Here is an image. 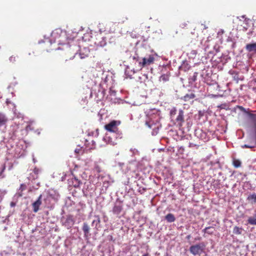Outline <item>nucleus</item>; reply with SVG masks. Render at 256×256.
I'll use <instances>...</instances> for the list:
<instances>
[{
  "label": "nucleus",
  "instance_id": "nucleus-28",
  "mask_svg": "<svg viewBox=\"0 0 256 256\" xmlns=\"http://www.w3.org/2000/svg\"><path fill=\"white\" fill-rule=\"evenodd\" d=\"M81 151H82V148H76L74 150L75 152L76 153V154H80Z\"/></svg>",
  "mask_w": 256,
  "mask_h": 256
},
{
  "label": "nucleus",
  "instance_id": "nucleus-20",
  "mask_svg": "<svg viewBox=\"0 0 256 256\" xmlns=\"http://www.w3.org/2000/svg\"><path fill=\"white\" fill-rule=\"evenodd\" d=\"M16 56L12 55L9 58L8 60L10 63L13 64L16 61Z\"/></svg>",
  "mask_w": 256,
  "mask_h": 256
},
{
  "label": "nucleus",
  "instance_id": "nucleus-9",
  "mask_svg": "<svg viewBox=\"0 0 256 256\" xmlns=\"http://www.w3.org/2000/svg\"><path fill=\"white\" fill-rule=\"evenodd\" d=\"M82 230L84 232V237L86 239H88L90 236V228L88 224L84 222L83 224Z\"/></svg>",
  "mask_w": 256,
  "mask_h": 256
},
{
  "label": "nucleus",
  "instance_id": "nucleus-23",
  "mask_svg": "<svg viewBox=\"0 0 256 256\" xmlns=\"http://www.w3.org/2000/svg\"><path fill=\"white\" fill-rule=\"evenodd\" d=\"M188 24L186 22H182L180 24V26L182 28H185L187 26Z\"/></svg>",
  "mask_w": 256,
  "mask_h": 256
},
{
  "label": "nucleus",
  "instance_id": "nucleus-2",
  "mask_svg": "<svg viewBox=\"0 0 256 256\" xmlns=\"http://www.w3.org/2000/svg\"><path fill=\"white\" fill-rule=\"evenodd\" d=\"M120 124V122H118L116 120H112L108 124H106L104 126V128L110 132H112V136H118L120 138H122V132L118 130V125Z\"/></svg>",
  "mask_w": 256,
  "mask_h": 256
},
{
  "label": "nucleus",
  "instance_id": "nucleus-13",
  "mask_svg": "<svg viewBox=\"0 0 256 256\" xmlns=\"http://www.w3.org/2000/svg\"><path fill=\"white\" fill-rule=\"evenodd\" d=\"M166 220L168 222H172L176 220V218L174 214L169 213L165 216Z\"/></svg>",
  "mask_w": 256,
  "mask_h": 256
},
{
  "label": "nucleus",
  "instance_id": "nucleus-7",
  "mask_svg": "<svg viewBox=\"0 0 256 256\" xmlns=\"http://www.w3.org/2000/svg\"><path fill=\"white\" fill-rule=\"evenodd\" d=\"M123 209L122 204L121 202L116 203L113 208L112 212L114 214H119Z\"/></svg>",
  "mask_w": 256,
  "mask_h": 256
},
{
  "label": "nucleus",
  "instance_id": "nucleus-15",
  "mask_svg": "<svg viewBox=\"0 0 256 256\" xmlns=\"http://www.w3.org/2000/svg\"><path fill=\"white\" fill-rule=\"evenodd\" d=\"M214 231L215 228L213 226H208L202 230L204 232L210 235L212 234Z\"/></svg>",
  "mask_w": 256,
  "mask_h": 256
},
{
  "label": "nucleus",
  "instance_id": "nucleus-26",
  "mask_svg": "<svg viewBox=\"0 0 256 256\" xmlns=\"http://www.w3.org/2000/svg\"><path fill=\"white\" fill-rule=\"evenodd\" d=\"M176 108H174L172 110H170V116H172L175 115L176 114Z\"/></svg>",
  "mask_w": 256,
  "mask_h": 256
},
{
  "label": "nucleus",
  "instance_id": "nucleus-18",
  "mask_svg": "<svg viewBox=\"0 0 256 256\" xmlns=\"http://www.w3.org/2000/svg\"><path fill=\"white\" fill-rule=\"evenodd\" d=\"M248 221V223L250 224L256 225V215L253 217H250Z\"/></svg>",
  "mask_w": 256,
  "mask_h": 256
},
{
  "label": "nucleus",
  "instance_id": "nucleus-37",
  "mask_svg": "<svg viewBox=\"0 0 256 256\" xmlns=\"http://www.w3.org/2000/svg\"><path fill=\"white\" fill-rule=\"evenodd\" d=\"M100 222V218L98 219V222Z\"/></svg>",
  "mask_w": 256,
  "mask_h": 256
},
{
  "label": "nucleus",
  "instance_id": "nucleus-30",
  "mask_svg": "<svg viewBox=\"0 0 256 256\" xmlns=\"http://www.w3.org/2000/svg\"><path fill=\"white\" fill-rule=\"evenodd\" d=\"M195 146H196V144H194L190 142L189 146H188L190 148H192V147Z\"/></svg>",
  "mask_w": 256,
  "mask_h": 256
},
{
  "label": "nucleus",
  "instance_id": "nucleus-16",
  "mask_svg": "<svg viewBox=\"0 0 256 256\" xmlns=\"http://www.w3.org/2000/svg\"><path fill=\"white\" fill-rule=\"evenodd\" d=\"M176 120L178 122H180V125H182V123L184 122V112L182 110H180L178 112V115L177 116Z\"/></svg>",
  "mask_w": 256,
  "mask_h": 256
},
{
  "label": "nucleus",
  "instance_id": "nucleus-27",
  "mask_svg": "<svg viewBox=\"0 0 256 256\" xmlns=\"http://www.w3.org/2000/svg\"><path fill=\"white\" fill-rule=\"evenodd\" d=\"M224 33V30L222 29L220 30H218V35L219 36H221Z\"/></svg>",
  "mask_w": 256,
  "mask_h": 256
},
{
  "label": "nucleus",
  "instance_id": "nucleus-22",
  "mask_svg": "<svg viewBox=\"0 0 256 256\" xmlns=\"http://www.w3.org/2000/svg\"><path fill=\"white\" fill-rule=\"evenodd\" d=\"M248 200H253L254 202L256 203V198L255 196V194H252L250 195L248 197Z\"/></svg>",
  "mask_w": 256,
  "mask_h": 256
},
{
  "label": "nucleus",
  "instance_id": "nucleus-11",
  "mask_svg": "<svg viewBox=\"0 0 256 256\" xmlns=\"http://www.w3.org/2000/svg\"><path fill=\"white\" fill-rule=\"evenodd\" d=\"M246 49L248 52H256V42L247 44L246 46Z\"/></svg>",
  "mask_w": 256,
  "mask_h": 256
},
{
  "label": "nucleus",
  "instance_id": "nucleus-35",
  "mask_svg": "<svg viewBox=\"0 0 256 256\" xmlns=\"http://www.w3.org/2000/svg\"><path fill=\"white\" fill-rule=\"evenodd\" d=\"M34 172H38V170H34Z\"/></svg>",
  "mask_w": 256,
  "mask_h": 256
},
{
  "label": "nucleus",
  "instance_id": "nucleus-24",
  "mask_svg": "<svg viewBox=\"0 0 256 256\" xmlns=\"http://www.w3.org/2000/svg\"><path fill=\"white\" fill-rule=\"evenodd\" d=\"M88 52L86 54H82V52L80 53V58H85L88 56L89 50H88Z\"/></svg>",
  "mask_w": 256,
  "mask_h": 256
},
{
  "label": "nucleus",
  "instance_id": "nucleus-6",
  "mask_svg": "<svg viewBox=\"0 0 256 256\" xmlns=\"http://www.w3.org/2000/svg\"><path fill=\"white\" fill-rule=\"evenodd\" d=\"M42 195L40 194L38 200L34 202V203H32V208H33V212H37L39 209H40V206L42 204Z\"/></svg>",
  "mask_w": 256,
  "mask_h": 256
},
{
  "label": "nucleus",
  "instance_id": "nucleus-3",
  "mask_svg": "<svg viewBox=\"0 0 256 256\" xmlns=\"http://www.w3.org/2000/svg\"><path fill=\"white\" fill-rule=\"evenodd\" d=\"M154 57L152 54L148 55V57L144 56L142 60L139 62V67L142 70L143 68L148 66L154 63Z\"/></svg>",
  "mask_w": 256,
  "mask_h": 256
},
{
  "label": "nucleus",
  "instance_id": "nucleus-8",
  "mask_svg": "<svg viewBox=\"0 0 256 256\" xmlns=\"http://www.w3.org/2000/svg\"><path fill=\"white\" fill-rule=\"evenodd\" d=\"M74 220L72 216H68L64 222V225L67 228H71L74 224Z\"/></svg>",
  "mask_w": 256,
  "mask_h": 256
},
{
  "label": "nucleus",
  "instance_id": "nucleus-32",
  "mask_svg": "<svg viewBox=\"0 0 256 256\" xmlns=\"http://www.w3.org/2000/svg\"><path fill=\"white\" fill-rule=\"evenodd\" d=\"M75 54H76V53H74V54L73 56H72V57H70V59H72V58H73L74 57V55H75Z\"/></svg>",
  "mask_w": 256,
  "mask_h": 256
},
{
  "label": "nucleus",
  "instance_id": "nucleus-12",
  "mask_svg": "<svg viewBox=\"0 0 256 256\" xmlns=\"http://www.w3.org/2000/svg\"><path fill=\"white\" fill-rule=\"evenodd\" d=\"M8 122V118L3 113L0 112V126L5 125Z\"/></svg>",
  "mask_w": 256,
  "mask_h": 256
},
{
  "label": "nucleus",
  "instance_id": "nucleus-38",
  "mask_svg": "<svg viewBox=\"0 0 256 256\" xmlns=\"http://www.w3.org/2000/svg\"><path fill=\"white\" fill-rule=\"evenodd\" d=\"M94 222H95V220H94V221L92 222V224H94Z\"/></svg>",
  "mask_w": 256,
  "mask_h": 256
},
{
  "label": "nucleus",
  "instance_id": "nucleus-34",
  "mask_svg": "<svg viewBox=\"0 0 256 256\" xmlns=\"http://www.w3.org/2000/svg\"><path fill=\"white\" fill-rule=\"evenodd\" d=\"M240 108L241 109V110H244V108L242 106H240Z\"/></svg>",
  "mask_w": 256,
  "mask_h": 256
},
{
  "label": "nucleus",
  "instance_id": "nucleus-1",
  "mask_svg": "<svg viewBox=\"0 0 256 256\" xmlns=\"http://www.w3.org/2000/svg\"><path fill=\"white\" fill-rule=\"evenodd\" d=\"M248 114L252 120L253 126L252 130L254 136L250 138V142L249 144L242 146V148H252L256 147V120L255 117L250 116L251 114H253L248 113Z\"/></svg>",
  "mask_w": 256,
  "mask_h": 256
},
{
  "label": "nucleus",
  "instance_id": "nucleus-36",
  "mask_svg": "<svg viewBox=\"0 0 256 256\" xmlns=\"http://www.w3.org/2000/svg\"><path fill=\"white\" fill-rule=\"evenodd\" d=\"M29 128H30V126H27V129H28Z\"/></svg>",
  "mask_w": 256,
  "mask_h": 256
},
{
  "label": "nucleus",
  "instance_id": "nucleus-17",
  "mask_svg": "<svg viewBox=\"0 0 256 256\" xmlns=\"http://www.w3.org/2000/svg\"><path fill=\"white\" fill-rule=\"evenodd\" d=\"M232 164L236 168H238L241 166L242 162L239 160L234 158L232 160Z\"/></svg>",
  "mask_w": 256,
  "mask_h": 256
},
{
  "label": "nucleus",
  "instance_id": "nucleus-29",
  "mask_svg": "<svg viewBox=\"0 0 256 256\" xmlns=\"http://www.w3.org/2000/svg\"><path fill=\"white\" fill-rule=\"evenodd\" d=\"M6 169V165L4 164L3 166H2V170L0 172V174H1L2 172H4V170H5Z\"/></svg>",
  "mask_w": 256,
  "mask_h": 256
},
{
  "label": "nucleus",
  "instance_id": "nucleus-33",
  "mask_svg": "<svg viewBox=\"0 0 256 256\" xmlns=\"http://www.w3.org/2000/svg\"><path fill=\"white\" fill-rule=\"evenodd\" d=\"M190 235H188V236H186V238H187V239H188H188H190Z\"/></svg>",
  "mask_w": 256,
  "mask_h": 256
},
{
  "label": "nucleus",
  "instance_id": "nucleus-25",
  "mask_svg": "<svg viewBox=\"0 0 256 256\" xmlns=\"http://www.w3.org/2000/svg\"><path fill=\"white\" fill-rule=\"evenodd\" d=\"M109 138H110L109 141L111 144L115 145V144H117V142L116 140H112V138L111 136H110Z\"/></svg>",
  "mask_w": 256,
  "mask_h": 256
},
{
  "label": "nucleus",
  "instance_id": "nucleus-4",
  "mask_svg": "<svg viewBox=\"0 0 256 256\" xmlns=\"http://www.w3.org/2000/svg\"><path fill=\"white\" fill-rule=\"evenodd\" d=\"M204 247L203 243L192 245L190 248V252L194 256L200 255L204 252Z\"/></svg>",
  "mask_w": 256,
  "mask_h": 256
},
{
  "label": "nucleus",
  "instance_id": "nucleus-31",
  "mask_svg": "<svg viewBox=\"0 0 256 256\" xmlns=\"http://www.w3.org/2000/svg\"><path fill=\"white\" fill-rule=\"evenodd\" d=\"M142 256H150L148 253H146L142 255Z\"/></svg>",
  "mask_w": 256,
  "mask_h": 256
},
{
  "label": "nucleus",
  "instance_id": "nucleus-5",
  "mask_svg": "<svg viewBox=\"0 0 256 256\" xmlns=\"http://www.w3.org/2000/svg\"><path fill=\"white\" fill-rule=\"evenodd\" d=\"M144 50H145L144 48L137 50L136 51V52L134 56L132 57L133 60L138 62V64L140 61L142 60L144 56V54H142V52Z\"/></svg>",
  "mask_w": 256,
  "mask_h": 256
},
{
  "label": "nucleus",
  "instance_id": "nucleus-14",
  "mask_svg": "<svg viewBox=\"0 0 256 256\" xmlns=\"http://www.w3.org/2000/svg\"><path fill=\"white\" fill-rule=\"evenodd\" d=\"M196 97L195 94L194 93H190V94H186L182 98V100L184 102H188L191 99H193Z\"/></svg>",
  "mask_w": 256,
  "mask_h": 256
},
{
  "label": "nucleus",
  "instance_id": "nucleus-19",
  "mask_svg": "<svg viewBox=\"0 0 256 256\" xmlns=\"http://www.w3.org/2000/svg\"><path fill=\"white\" fill-rule=\"evenodd\" d=\"M242 228L238 226H234L233 230V232L235 234H242Z\"/></svg>",
  "mask_w": 256,
  "mask_h": 256
},
{
  "label": "nucleus",
  "instance_id": "nucleus-21",
  "mask_svg": "<svg viewBox=\"0 0 256 256\" xmlns=\"http://www.w3.org/2000/svg\"><path fill=\"white\" fill-rule=\"evenodd\" d=\"M160 80L164 82H167L169 80V76L166 74H162L160 78Z\"/></svg>",
  "mask_w": 256,
  "mask_h": 256
},
{
  "label": "nucleus",
  "instance_id": "nucleus-10",
  "mask_svg": "<svg viewBox=\"0 0 256 256\" xmlns=\"http://www.w3.org/2000/svg\"><path fill=\"white\" fill-rule=\"evenodd\" d=\"M69 182L74 188L79 187L80 184H82L81 182L76 177L72 178Z\"/></svg>",
  "mask_w": 256,
  "mask_h": 256
}]
</instances>
